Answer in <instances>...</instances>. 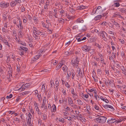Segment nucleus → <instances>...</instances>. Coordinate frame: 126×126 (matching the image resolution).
<instances>
[{
  "label": "nucleus",
  "mask_w": 126,
  "mask_h": 126,
  "mask_svg": "<svg viewBox=\"0 0 126 126\" xmlns=\"http://www.w3.org/2000/svg\"><path fill=\"white\" fill-rule=\"evenodd\" d=\"M107 118L104 116H102L95 119L97 123H103L106 121Z\"/></svg>",
  "instance_id": "f257e3e1"
},
{
  "label": "nucleus",
  "mask_w": 126,
  "mask_h": 126,
  "mask_svg": "<svg viewBox=\"0 0 126 126\" xmlns=\"http://www.w3.org/2000/svg\"><path fill=\"white\" fill-rule=\"evenodd\" d=\"M79 59L78 57H77L75 60H72L71 61V64L74 67L77 68L79 65Z\"/></svg>",
  "instance_id": "f03ea898"
},
{
  "label": "nucleus",
  "mask_w": 126,
  "mask_h": 126,
  "mask_svg": "<svg viewBox=\"0 0 126 126\" xmlns=\"http://www.w3.org/2000/svg\"><path fill=\"white\" fill-rule=\"evenodd\" d=\"M9 6V3L7 2L3 1L0 3V7L2 8H7Z\"/></svg>",
  "instance_id": "7ed1b4c3"
},
{
  "label": "nucleus",
  "mask_w": 126,
  "mask_h": 126,
  "mask_svg": "<svg viewBox=\"0 0 126 126\" xmlns=\"http://www.w3.org/2000/svg\"><path fill=\"white\" fill-rule=\"evenodd\" d=\"M20 50V54L23 55L24 52H26L27 51H28V49L22 46H20V48L19 49Z\"/></svg>",
  "instance_id": "20e7f679"
},
{
  "label": "nucleus",
  "mask_w": 126,
  "mask_h": 126,
  "mask_svg": "<svg viewBox=\"0 0 126 126\" xmlns=\"http://www.w3.org/2000/svg\"><path fill=\"white\" fill-rule=\"evenodd\" d=\"M91 48V47L90 46L84 45L81 48L83 51L85 52H87L90 50Z\"/></svg>",
  "instance_id": "39448f33"
},
{
  "label": "nucleus",
  "mask_w": 126,
  "mask_h": 126,
  "mask_svg": "<svg viewBox=\"0 0 126 126\" xmlns=\"http://www.w3.org/2000/svg\"><path fill=\"white\" fill-rule=\"evenodd\" d=\"M100 36L102 37V38L105 40L106 39V36L107 37L108 35L106 32L104 31H101L100 32Z\"/></svg>",
  "instance_id": "423d86ee"
},
{
  "label": "nucleus",
  "mask_w": 126,
  "mask_h": 126,
  "mask_svg": "<svg viewBox=\"0 0 126 126\" xmlns=\"http://www.w3.org/2000/svg\"><path fill=\"white\" fill-rule=\"evenodd\" d=\"M97 11V14H101L102 13L103 9L101 6H98L96 9Z\"/></svg>",
  "instance_id": "0eeeda50"
},
{
  "label": "nucleus",
  "mask_w": 126,
  "mask_h": 126,
  "mask_svg": "<svg viewBox=\"0 0 126 126\" xmlns=\"http://www.w3.org/2000/svg\"><path fill=\"white\" fill-rule=\"evenodd\" d=\"M47 101L46 98L45 97L43 99V102L41 104V107L42 108H44V106L46 105V102Z\"/></svg>",
  "instance_id": "6e6552de"
},
{
  "label": "nucleus",
  "mask_w": 126,
  "mask_h": 126,
  "mask_svg": "<svg viewBox=\"0 0 126 126\" xmlns=\"http://www.w3.org/2000/svg\"><path fill=\"white\" fill-rule=\"evenodd\" d=\"M103 107L105 108L107 110H109V108L112 109L113 110H114V109L113 107L110 105H106L104 106H103Z\"/></svg>",
  "instance_id": "1a4fd4ad"
},
{
  "label": "nucleus",
  "mask_w": 126,
  "mask_h": 126,
  "mask_svg": "<svg viewBox=\"0 0 126 126\" xmlns=\"http://www.w3.org/2000/svg\"><path fill=\"white\" fill-rule=\"evenodd\" d=\"M41 54H40L39 55H37L35 56V57L32 58L31 61L32 62H33L34 61L37 60L41 56Z\"/></svg>",
  "instance_id": "9d476101"
},
{
  "label": "nucleus",
  "mask_w": 126,
  "mask_h": 126,
  "mask_svg": "<svg viewBox=\"0 0 126 126\" xmlns=\"http://www.w3.org/2000/svg\"><path fill=\"white\" fill-rule=\"evenodd\" d=\"M114 4L112 5V6L118 7L120 6V4L118 1L115 0L114 1Z\"/></svg>",
  "instance_id": "9b49d317"
},
{
  "label": "nucleus",
  "mask_w": 126,
  "mask_h": 126,
  "mask_svg": "<svg viewBox=\"0 0 126 126\" xmlns=\"http://www.w3.org/2000/svg\"><path fill=\"white\" fill-rule=\"evenodd\" d=\"M28 84L26 83L24 85L23 84V85L20 89H21V90L23 91L28 87Z\"/></svg>",
  "instance_id": "f8f14e48"
},
{
  "label": "nucleus",
  "mask_w": 126,
  "mask_h": 126,
  "mask_svg": "<svg viewBox=\"0 0 126 126\" xmlns=\"http://www.w3.org/2000/svg\"><path fill=\"white\" fill-rule=\"evenodd\" d=\"M34 105L36 110L38 114H39V110L38 106L37 103L36 102H35L34 103Z\"/></svg>",
  "instance_id": "ddd939ff"
},
{
  "label": "nucleus",
  "mask_w": 126,
  "mask_h": 126,
  "mask_svg": "<svg viewBox=\"0 0 126 126\" xmlns=\"http://www.w3.org/2000/svg\"><path fill=\"white\" fill-rule=\"evenodd\" d=\"M116 121L114 118H111L110 119H108L107 120V122L109 123H114Z\"/></svg>",
  "instance_id": "4468645a"
},
{
  "label": "nucleus",
  "mask_w": 126,
  "mask_h": 126,
  "mask_svg": "<svg viewBox=\"0 0 126 126\" xmlns=\"http://www.w3.org/2000/svg\"><path fill=\"white\" fill-rule=\"evenodd\" d=\"M68 101L69 105H71V104H73V101L70 97H68Z\"/></svg>",
  "instance_id": "2eb2a0df"
},
{
  "label": "nucleus",
  "mask_w": 126,
  "mask_h": 126,
  "mask_svg": "<svg viewBox=\"0 0 126 126\" xmlns=\"http://www.w3.org/2000/svg\"><path fill=\"white\" fill-rule=\"evenodd\" d=\"M96 40L95 37H91L89 38L88 41L90 43H92L95 41Z\"/></svg>",
  "instance_id": "dca6fc26"
},
{
  "label": "nucleus",
  "mask_w": 126,
  "mask_h": 126,
  "mask_svg": "<svg viewBox=\"0 0 126 126\" xmlns=\"http://www.w3.org/2000/svg\"><path fill=\"white\" fill-rule=\"evenodd\" d=\"M63 63H59L56 67V70H59V69L62 67V66L63 65Z\"/></svg>",
  "instance_id": "f3484780"
},
{
  "label": "nucleus",
  "mask_w": 126,
  "mask_h": 126,
  "mask_svg": "<svg viewBox=\"0 0 126 126\" xmlns=\"http://www.w3.org/2000/svg\"><path fill=\"white\" fill-rule=\"evenodd\" d=\"M77 72L78 73L79 76L81 77L82 76V72H81V69L80 68H78Z\"/></svg>",
  "instance_id": "a211bd4d"
},
{
  "label": "nucleus",
  "mask_w": 126,
  "mask_h": 126,
  "mask_svg": "<svg viewBox=\"0 0 126 126\" xmlns=\"http://www.w3.org/2000/svg\"><path fill=\"white\" fill-rule=\"evenodd\" d=\"M27 125L29 126H32L31 122V119H29L28 120H26Z\"/></svg>",
  "instance_id": "6ab92c4d"
},
{
  "label": "nucleus",
  "mask_w": 126,
  "mask_h": 126,
  "mask_svg": "<svg viewBox=\"0 0 126 126\" xmlns=\"http://www.w3.org/2000/svg\"><path fill=\"white\" fill-rule=\"evenodd\" d=\"M100 98L103 101H104L106 103H108L109 102V101L107 99H105L103 98V97L101 96L100 97Z\"/></svg>",
  "instance_id": "aec40b11"
},
{
  "label": "nucleus",
  "mask_w": 126,
  "mask_h": 126,
  "mask_svg": "<svg viewBox=\"0 0 126 126\" xmlns=\"http://www.w3.org/2000/svg\"><path fill=\"white\" fill-rule=\"evenodd\" d=\"M102 17V16L101 15H99L96 16L94 18V19L95 20H100Z\"/></svg>",
  "instance_id": "412c9836"
},
{
  "label": "nucleus",
  "mask_w": 126,
  "mask_h": 126,
  "mask_svg": "<svg viewBox=\"0 0 126 126\" xmlns=\"http://www.w3.org/2000/svg\"><path fill=\"white\" fill-rule=\"evenodd\" d=\"M86 7L83 5H81L78 6V9L79 10H82L86 8Z\"/></svg>",
  "instance_id": "4be33fe9"
},
{
  "label": "nucleus",
  "mask_w": 126,
  "mask_h": 126,
  "mask_svg": "<svg viewBox=\"0 0 126 126\" xmlns=\"http://www.w3.org/2000/svg\"><path fill=\"white\" fill-rule=\"evenodd\" d=\"M113 22V24L112 26L111 27L112 28V26H113V25L116 26V27H120V25L117 22L114 21Z\"/></svg>",
  "instance_id": "5701e85b"
},
{
  "label": "nucleus",
  "mask_w": 126,
  "mask_h": 126,
  "mask_svg": "<svg viewBox=\"0 0 126 126\" xmlns=\"http://www.w3.org/2000/svg\"><path fill=\"white\" fill-rule=\"evenodd\" d=\"M16 4V3L14 1H13L11 2L10 3V5L11 7H13L15 6Z\"/></svg>",
  "instance_id": "b1692460"
},
{
  "label": "nucleus",
  "mask_w": 126,
  "mask_h": 126,
  "mask_svg": "<svg viewBox=\"0 0 126 126\" xmlns=\"http://www.w3.org/2000/svg\"><path fill=\"white\" fill-rule=\"evenodd\" d=\"M3 42L4 43L7 45L9 47H10V44L9 43L8 41L5 40H3Z\"/></svg>",
  "instance_id": "393cba45"
},
{
  "label": "nucleus",
  "mask_w": 126,
  "mask_h": 126,
  "mask_svg": "<svg viewBox=\"0 0 126 126\" xmlns=\"http://www.w3.org/2000/svg\"><path fill=\"white\" fill-rule=\"evenodd\" d=\"M16 41H17V42H18L20 44H21L22 45L24 46H25L26 45V44L25 43H23V42L22 41H20V40L19 39V40H16Z\"/></svg>",
  "instance_id": "a878e982"
},
{
  "label": "nucleus",
  "mask_w": 126,
  "mask_h": 126,
  "mask_svg": "<svg viewBox=\"0 0 126 126\" xmlns=\"http://www.w3.org/2000/svg\"><path fill=\"white\" fill-rule=\"evenodd\" d=\"M19 30H21L23 29V27L22 26V21H21L19 20Z\"/></svg>",
  "instance_id": "bb28decb"
},
{
  "label": "nucleus",
  "mask_w": 126,
  "mask_h": 126,
  "mask_svg": "<svg viewBox=\"0 0 126 126\" xmlns=\"http://www.w3.org/2000/svg\"><path fill=\"white\" fill-rule=\"evenodd\" d=\"M46 34V33L45 32H41L40 31L39 35H40L41 36H42L43 37H45Z\"/></svg>",
  "instance_id": "cd10ccee"
},
{
  "label": "nucleus",
  "mask_w": 126,
  "mask_h": 126,
  "mask_svg": "<svg viewBox=\"0 0 126 126\" xmlns=\"http://www.w3.org/2000/svg\"><path fill=\"white\" fill-rule=\"evenodd\" d=\"M67 69L68 68L66 66L64 65V66L63 67V71L64 72H66L67 71Z\"/></svg>",
  "instance_id": "c85d7f7f"
},
{
  "label": "nucleus",
  "mask_w": 126,
  "mask_h": 126,
  "mask_svg": "<svg viewBox=\"0 0 126 126\" xmlns=\"http://www.w3.org/2000/svg\"><path fill=\"white\" fill-rule=\"evenodd\" d=\"M119 11L123 13L126 12V9L124 8H121L119 9Z\"/></svg>",
  "instance_id": "c756f323"
},
{
  "label": "nucleus",
  "mask_w": 126,
  "mask_h": 126,
  "mask_svg": "<svg viewBox=\"0 0 126 126\" xmlns=\"http://www.w3.org/2000/svg\"><path fill=\"white\" fill-rule=\"evenodd\" d=\"M52 107L53 108V111L54 112H55L56 111V108L55 104H53L52 105Z\"/></svg>",
  "instance_id": "7c9ffc66"
},
{
  "label": "nucleus",
  "mask_w": 126,
  "mask_h": 126,
  "mask_svg": "<svg viewBox=\"0 0 126 126\" xmlns=\"http://www.w3.org/2000/svg\"><path fill=\"white\" fill-rule=\"evenodd\" d=\"M89 91L91 92H93L95 93H96L97 91L94 88H92L89 90Z\"/></svg>",
  "instance_id": "2f4dec72"
},
{
  "label": "nucleus",
  "mask_w": 126,
  "mask_h": 126,
  "mask_svg": "<svg viewBox=\"0 0 126 126\" xmlns=\"http://www.w3.org/2000/svg\"><path fill=\"white\" fill-rule=\"evenodd\" d=\"M54 82L53 80H51L50 81V86L52 88H53V87H54Z\"/></svg>",
  "instance_id": "473e14b6"
},
{
  "label": "nucleus",
  "mask_w": 126,
  "mask_h": 126,
  "mask_svg": "<svg viewBox=\"0 0 126 126\" xmlns=\"http://www.w3.org/2000/svg\"><path fill=\"white\" fill-rule=\"evenodd\" d=\"M77 101L78 103V105H83V102L80 100H77Z\"/></svg>",
  "instance_id": "72a5a7b5"
},
{
  "label": "nucleus",
  "mask_w": 126,
  "mask_h": 126,
  "mask_svg": "<svg viewBox=\"0 0 126 126\" xmlns=\"http://www.w3.org/2000/svg\"><path fill=\"white\" fill-rule=\"evenodd\" d=\"M117 16H119L120 17H122V16L120 15L119 13H118L114 14L113 15V16L114 17H116Z\"/></svg>",
  "instance_id": "f704fd0d"
},
{
  "label": "nucleus",
  "mask_w": 126,
  "mask_h": 126,
  "mask_svg": "<svg viewBox=\"0 0 126 126\" xmlns=\"http://www.w3.org/2000/svg\"><path fill=\"white\" fill-rule=\"evenodd\" d=\"M95 95L94 96V97L96 98V100L97 101L99 100V98H100L99 97V96L97 95L96 93H95Z\"/></svg>",
  "instance_id": "c9c22d12"
},
{
  "label": "nucleus",
  "mask_w": 126,
  "mask_h": 126,
  "mask_svg": "<svg viewBox=\"0 0 126 126\" xmlns=\"http://www.w3.org/2000/svg\"><path fill=\"white\" fill-rule=\"evenodd\" d=\"M71 93L72 94H73V95H75V96H77V95L76 93H75L74 90L73 88H72L71 90Z\"/></svg>",
  "instance_id": "e433bc0d"
},
{
  "label": "nucleus",
  "mask_w": 126,
  "mask_h": 126,
  "mask_svg": "<svg viewBox=\"0 0 126 126\" xmlns=\"http://www.w3.org/2000/svg\"><path fill=\"white\" fill-rule=\"evenodd\" d=\"M95 13H97V11L96 8H94L93 9L92 12V14L94 15Z\"/></svg>",
  "instance_id": "4c0bfd02"
},
{
  "label": "nucleus",
  "mask_w": 126,
  "mask_h": 126,
  "mask_svg": "<svg viewBox=\"0 0 126 126\" xmlns=\"http://www.w3.org/2000/svg\"><path fill=\"white\" fill-rule=\"evenodd\" d=\"M77 21L78 23H83V21L81 20V18H79L77 19Z\"/></svg>",
  "instance_id": "58836bf2"
},
{
  "label": "nucleus",
  "mask_w": 126,
  "mask_h": 126,
  "mask_svg": "<svg viewBox=\"0 0 126 126\" xmlns=\"http://www.w3.org/2000/svg\"><path fill=\"white\" fill-rule=\"evenodd\" d=\"M80 36H77L76 37V39L77 40V41L78 42H80L81 41V37H80Z\"/></svg>",
  "instance_id": "ea45409f"
},
{
  "label": "nucleus",
  "mask_w": 126,
  "mask_h": 126,
  "mask_svg": "<svg viewBox=\"0 0 126 126\" xmlns=\"http://www.w3.org/2000/svg\"><path fill=\"white\" fill-rule=\"evenodd\" d=\"M54 65H55L58 63V61H56V60H54L52 62Z\"/></svg>",
  "instance_id": "a19ab883"
},
{
  "label": "nucleus",
  "mask_w": 126,
  "mask_h": 126,
  "mask_svg": "<svg viewBox=\"0 0 126 126\" xmlns=\"http://www.w3.org/2000/svg\"><path fill=\"white\" fill-rule=\"evenodd\" d=\"M38 98V101H42V98H41V95H38V94L37 95Z\"/></svg>",
  "instance_id": "79ce46f5"
},
{
  "label": "nucleus",
  "mask_w": 126,
  "mask_h": 126,
  "mask_svg": "<svg viewBox=\"0 0 126 126\" xmlns=\"http://www.w3.org/2000/svg\"><path fill=\"white\" fill-rule=\"evenodd\" d=\"M67 78H69L71 75V72L70 71L68 72L67 73Z\"/></svg>",
  "instance_id": "37998d69"
},
{
  "label": "nucleus",
  "mask_w": 126,
  "mask_h": 126,
  "mask_svg": "<svg viewBox=\"0 0 126 126\" xmlns=\"http://www.w3.org/2000/svg\"><path fill=\"white\" fill-rule=\"evenodd\" d=\"M3 19L4 20H6L7 19V16L5 14H3Z\"/></svg>",
  "instance_id": "c03bdc74"
},
{
  "label": "nucleus",
  "mask_w": 126,
  "mask_h": 126,
  "mask_svg": "<svg viewBox=\"0 0 126 126\" xmlns=\"http://www.w3.org/2000/svg\"><path fill=\"white\" fill-rule=\"evenodd\" d=\"M65 54L66 55H69L72 54V52L70 51L69 52L68 51H66L65 52Z\"/></svg>",
  "instance_id": "a18cd8bd"
},
{
  "label": "nucleus",
  "mask_w": 126,
  "mask_h": 126,
  "mask_svg": "<svg viewBox=\"0 0 126 126\" xmlns=\"http://www.w3.org/2000/svg\"><path fill=\"white\" fill-rule=\"evenodd\" d=\"M29 93V92L28 91L22 93H21V95H24L26 94H28Z\"/></svg>",
  "instance_id": "49530a36"
},
{
  "label": "nucleus",
  "mask_w": 126,
  "mask_h": 126,
  "mask_svg": "<svg viewBox=\"0 0 126 126\" xmlns=\"http://www.w3.org/2000/svg\"><path fill=\"white\" fill-rule=\"evenodd\" d=\"M13 96V95L12 94H10L9 96H6V98L7 99H10Z\"/></svg>",
  "instance_id": "de8ad7c7"
},
{
  "label": "nucleus",
  "mask_w": 126,
  "mask_h": 126,
  "mask_svg": "<svg viewBox=\"0 0 126 126\" xmlns=\"http://www.w3.org/2000/svg\"><path fill=\"white\" fill-rule=\"evenodd\" d=\"M95 45L99 49L101 48L102 47L100 45H99L98 44H95Z\"/></svg>",
  "instance_id": "09e8293b"
},
{
  "label": "nucleus",
  "mask_w": 126,
  "mask_h": 126,
  "mask_svg": "<svg viewBox=\"0 0 126 126\" xmlns=\"http://www.w3.org/2000/svg\"><path fill=\"white\" fill-rule=\"evenodd\" d=\"M59 22L61 24L63 23L64 22V20L63 19L61 18V19L59 20Z\"/></svg>",
  "instance_id": "8fccbe9b"
},
{
  "label": "nucleus",
  "mask_w": 126,
  "mask_h": 126,
  "mask_svg": "<svg viewBox=\"0 0 126 126\" xmlns=\"http://www.w3.org/2000/svg\"><path fill=\"white\" fill-rule=\"evenodd\" d=\"M78 28V26L77 25L74 26L73 28V29H76Z\"/></svg>",
  "instance_id": "3c124183"
},
{
  "label": "nucleus",
  "mask_w": 126,
  "mask_h": 126,
  "mask_svg": "<svg viewBox=\"0 0 126 126\" xmlns=\"http://www.w3.org/2000/svg\"><path fill=\"white\" fill-rule=\"evenodd\" d=\"M59 121L61 122H62L63 123H64V119L63 118H62V119H59Z\"/></svg>",
  "instance_id": "603ef678"
},
{
  "label": "nucleus",
  "mask_w": 126,
  "mask_h": 126,
  "mask_svg": "<svg viewBox=\"0 0 126 126\" xmlns=\"http://www.w3.org/2000/svg\"><path fill=\"white\" fill-rule=\"evenodd\" d=\"M55 84L57 85V86H56V87H57L59 85V82L58 81L56 80L55 82Z\"/></svg>",
  "instance_id": "864d4df0"
},
{
  "label": "nucleus",
  "mask_w": 126,
  "mask_h": 126,
  "mask_svg": "<svg viewBox=\"0 0 126 126\" xmlns=\"http://www.w3.org/2000/svg\"><path fill=\"white\" fill-rule=\"evenodd\" d=\"M65 86L68 88H69L70 87V85L68 84L67 82H66L65 83Z\"/></svg>",
  "instance_id": "5fc2aeb1"
},
{
  "label": "nucleus",
  "mask_w": 126,
  "mask_h": 126,
  "mask_svg": "<svg viewBox=\"0 0 126 126\" xmlns=\"http://www.w3.org/2000/svg\"><path fill=\"white\" fill-rule=\"evenodd\" d=\"M42 90H44V91L45 90V85L44 84H43L42 85Z\"/></svg>",
  "instance_id": "6e6d98bb"
},
{
  "label": "nucleus",
  "mask_w": 126,
  "mask_h": 126,
  "mask_svg": "<svg viewBox=\"0 0 126 126\" xmlns=\"http://www.w3.org/2000/svg\"><path fill=\"white\" fill-rule=\"evenodd\" d=\"M17 70L18 73L20 71V67L18 66H17Z\"/></svg>",
  "instance_id": "4d7b16f0"
},
{
  "label": "nucleus",
  "mask_w": 126,
  "mask_h": 126,
  "mask_svg": "<svg viewBox=\"0 0 126 126\" xmlns=\"http://www.w3.org/2000/svg\"><path fill=\"white\" fill-rule=\"evenodd\" d=\"M43 118L44 120H46L47 119V117L45 114H44L43 116Z\"/></svg>",
  "instance_id": "13d9d810"
},
{
  "label": "nucleus",
  "mask_w": 126,
  "mask_h": 126,
  "mask_svg": "<svg viewBox=\"0 0 126 126\" xmlns=\"http://www.w3.org/2000/svg\"><path fill=\"white\" fill-rule=\"evenodd\" d=\"M25 7L23 6L22 7L21 9V11L22 12H23L25 11Z\"/></svg>",
  "instance_id": "bf43d9fd"
},
{
  "label": "nucleus",
  "mask_w": 126,
  "mask_h": 126,
  "mask_svg": "<svg viewBox=\"0 0 126 126\" xmlns=\"http://www.w3.org/2000/svg\"><path fill=\"white\" fill-rule=\"evenodd\" d=\"M71 42V41H69L68 42H67L65 44V45L66 46V47L67 46L69 45Z\"/></svg>",
  "instance_id": "052dcab7"
},
{
  "label": "nucleus",
  "mask_w": 126,
  "mask_h": 126,
  "mask_svg": "<svg viewBox=\"0 0 126 126\" xmlns=\"http://www.w3.org/2000/svg\"><path fill=\"white\" fill-rule=\"evenodd\" d=\"M29 109L30 110V111L31 112H32V111H33V109H32V106H29Z\"/></svg>",
  "instance_id": "680f3d73"
},
{
  "label": "nucleus",
  "mask_w": 126,
  "mask_h": 126,
  "mask_svg": "<svg viewBox=\"0 0 126 126\" xmlns=\"http://www.w3.org/2000/svg\"><path fill=\"white\" fill-rule=\"evenodd\" d=\"M27 18L25 17V18L23 19V22L24 23H26L27 22Z\"/></svg>",
  "instance_id": "e2e57ef3"
},
{
  "label": "nucleus",
  "mask_w": 126,
  "mask_h": 126,
  "mask_svg": "<svg viewBox=\"0 0 126 126\" xmlns=\"http://www.w3.org/2000/svg\"><path fill=\"white\" fill-rule=\"evenodd\" d=\"M34 35H33V37L35 38V39H37L38 38V37L36 35V34L34 33Z\"/></svg>",
  "instance_id": "0e129e2a"
},
{
  "label": "nucleus",
  "mask_w": 126,
  "mask_h": 126,
  "mask_svg": "<svg viewBox=\"0 0 126 126\" xmlns=\"http://www.w3.org/2000/svg\"><path fill=\"white\" fill-rule=\"evenodd\" d=\"M108 33H109L110 34H112L113 35H114V33H113V32L112 31H109Z\"/></svg>",
  "instance_id": "69168bd1"
},
{
  "label": "nucleus",
  "mask_w": 126,
  "mask_h": 126,
  "mask_svg": "<svg viewBox=\"0 0 126 126\" xmlns=\"http://www.w3.org/2000/svg\"><path fill=\"white\" fill-rule=\"evenodd\" d=\"M64 95H65L66 94V91L65 90H64V89L62 91Z\"/></svg>",
  "instance_id": "338daca9"
},
{
  "label": "nucleus",
  "mask_w": 126,
  "mask_h": 126,
  "mask_svg": "<svg viewBox=\"0 0 126 126\" xmlns=\"http://www.w3.org/2000/svg\"><path fill=\"white\" fill-rule=\"evenodd\" d=\"M121 108L123 109L124 110H126V107L125 106H122L121 107Z\"/></svg>",
  "instance_id": "774afa93"
}]
</instances>
